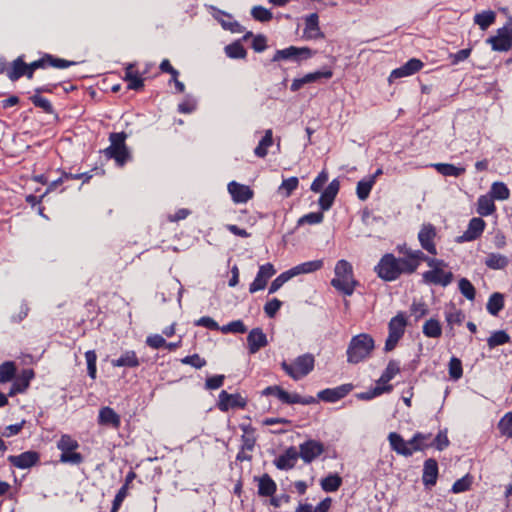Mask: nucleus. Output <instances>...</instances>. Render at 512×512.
<instances>
[{
	"label": "nucleus",
	"instance_id": "obj_7",
	"mask_svg": "<svg viewBox=\"0 0 512 512\" xmlns=\"http://www.w3.org/2000/svg\"><path fill=\"white\" fill-rule=\"evenodd\" d=\"M110 146L104 150L107 157L113 158L117 165L123 166L129 158V153L125 145L126 134L123 132L112 133L110 135Z\"/></svg>",
	"mask_w": 512,
	"mask_h": 512
},
{
	"label": "nucleus",
	"instance_id": "obj_45",
	"mask_svg": "<svg viewBox=\"0 0 512 512\" xmlns=\"http://www.w3.org/2000/svg\"><path fill=\"white\" fill-rule=\"evenodd\" d=\"M125 79L128 81L130 89L138 90L143 87V79L133 70L132 64L126 68Z\"/></svg>",
	"mask_w": 512,
	"mask_h": 512
},
{
	"label": "nucleus",
	"instance_id": "obj_53",
	"mask_svg": "<svg viewBox=\"0 0 512 512\" xmlns=\"http://www.w3.org/2000/svg\"><path fill=\"white\" fill-rule=\"evenodd\" d=\"M57 447L62 452H67L69 450H75L78 448V443L69 435H62L60 440L57 443Z\"/></svg>",
	"mask_w": 512,
	"mask_h": 512
},
{
	"label": "nucleus",
	"instance_id": "obj_60",
	"mask_svg": "<svg viewBox=\"0 0 512 512\" xmlns=\"http://www.w3.org/2000/svg\"><path fill=\"white\" fill-rule=\"evenodd\" d=\"M83 458L80 453L75 452V450H69L67 452H62L60 456V461L62 463H72V464H80Z\"/></svg>",
	"mask_w": 512,
	"mask_h": 512
},
{
	"label": "nucleus",
	"instance_id": "obj_55",
	"mask_svg": "<svg viewBox=\"0 0 512 512\" xmlns=\"http://www.w3.org/2000/svg\"><path fill=\"white\" fill-rule=\"evenodd\" d=\"M222 333H244L247 328L241 320L232 321L220 328Z\"/></svg>",
	"mask_w": 512,
	"mask_h": 512
},
{
	"label": "nucleus",
	"instance_id": "obj_4",
	"mask_svg": "<svg viewBox=\"0 0 512 512\" xmlns=\"http://www.w3.org/2000/svg\"><path fill=\"white\" fill-rule=\"evenodd\" d=\"M425 262L430 267L429 271L423 273V280L429 284L447 286L453 279V274L450 271L444 270L446 263L443 260L436 258L425 259Z\"/></svg>",
	"mask_w": 512,
	"mask_h": 512
},
{
	"label": "nucleus",
	"instance_id": "obj_34",
	"mask_svg": "<svg viewBox=\"0 0 512 512\" xmlns=\"http://www.w3.org/2000/svg\"><path fill=\"white\" fill-rule=\"evenodd\" d=\"M114 367H137L139 360L134 351L124 352L118 359L112 360Z\"/></svg>",
	"mask_w": 512,
	"mask_h": 512
},
{
	"label": "nucleus",
	"instance_id": "obj_50",
	"mask_svg": "<svg viewBox=\"0 0 512 512\" xmlns=\"http://www.w3.org/2000/svg\"><path fill=\"white\" fill-rule=\"evenodd\" d=\"M16 372V367L13 362H5L0 365V383L10 381Z\"/></svg>",
	"mask_w": 512,
	"mask_h": 512
},
{
	"label": "nucleus",
	"instance_id": "obj_10",
	"mask_svg": "<svg viewBox=\"0 0 512 512\" xmlns=\"http://www.w3.org/2000/svg\"><path fill=\"white\" fill-rule=\"evenodd\" d=\"M398 251L405 256L404 258H400V260L407 273H413L418 268L421 261H425V259L429 258L426 257L422 251L413 250L406 245L399 246Z\"/></svg>",
	"mask_w": 512,
	"mask_h": 512
},
{
	"label": "nucleus",
	"instance_id": "obj_17",
	"mask_svg": "<svg viewBox=\"0 0 512 512\" xmlns=\"http://www.w3.org/2000/svg\"><path fill=\"white\" fill-rule=\"evenodd\" d=\"M486 223L482 218L474 217L469 221L466 231L457 238L458 242H469L476 240L481 236Z\"/></svg>",
	"mask_w": 512,
	"mask_h": 512
},
{
	"label": "nucleus",
	"instance_id": "obj_26",
	"mask_svg": "<svg viewBox=\"0 0 512 512\" xmlns=\"http://www.w3.org/2000/svg\"><path fill=\"white\" fill-rule=\"evenodd\" d=\"M388 441L392 450H394L397 454L405 457L411 456V450L409 448L408 441H405L400 434L396 432L389 433Z\"/></svg>",
	"mask_w": 512,
	"mask_h": 512
},
{
	"label": "nucleus",
	"instance_id": "obj_28",
	"mask_svg": "<svg viewBox=\"0 0 512 512\" xmlns=\"http://www.w3.org/2000/svg\"><path fill=\"white\" fill-rule=\"evenodd\" d=\"M98 423L100 425L118 428L121 420L120 416L110 407H103L99 411Z\"/></svg>",
	"mask_w": 512,
	"mask_h": 512
},
{
	"label": "nucleus",
	"instance_id": "obj_63",
	"mask_svg": "<svg viewBox=\"0 0 512 512\" xmlns=\"http://www.w3.org/2000/svg\"><path fill=\"white\" fill-rule=\"evenodd\" d=\"M287 391L283 390L279 386H269L265 388L262 392L263 395H274L276 396L281 402L285 403Z\"/></svg>",
	"mask_w": 512,
	"mask_h": 512
},
{
	"label": "nucleus",
	"instance_id": "obj_56",
	"mask_svg": "<svg viewBox=\"0 0 512 512\" xmlns=\"http://www.w3.org/2000/svg\"><path fill=\"white\" fill-rule=\"evenodd\" d=\"M85 358L87 362L88 374L92 379L96 378V361L97 355L94 350H89L85 353Z\"/></svg>",
	"mask_w": 512,
	"mask_h": 512
},
{
	"label": "nucleus",
	"instance_id": "obj_32",
	"mask_svg": "<svg viewBox=\"0 0 512 512\" xmlns=\"http://www.w3.org/2000/svg\"><path fill=\"white\" fill-rule=\"evenodd\" d=\"M422 332L428 338H439L442 335V325L439 320L430 318L423 324Z\"/></svg>",
	"mask_w": 512,
	"mask_h": 512
},
{
	"label": "nucleus",
	"instance_id": "obj_24",
	"mask_svg": "<svg viewBox=\"0 0 512 512\" xmlns=\"http://www.w3.org/2000/svg\"><path fill=\"white\" fill-rule=\"evenodd\" d=\"M438 478V464L434 459H427L424 462L422 481L426 487L436 484Z\"/></svg>",
	"mask_w": 512,
	"mask_h": 512
},
{
	"label": "nucleus",
	"instance_id": "obj_21",
	"mask_svg": "<svg viewBox=\"0 0 512 512\" xmlns=\"http://www.w3.org/2000/svg\"><path fill=\"white\" fill-rule=\"evenodd\" d=\"M332 75V71L330 70L308 73L301 78L294 79L291 83L290 89L292 91H298L306 84L317 82L321 78L330 79Z\"/></svg>",
	"mask_w": 512,
	"mask_h": 512
},
{
	"label": "nucleus",
	"instance_id": "obj_29",
	"mask_svg": "<svg viewBox=\"0 0 512 512\" xmlns=\"http://www.w3.org/2000/svg\"><path fill=\"white\" fill-rule=\"evenodd\" d=\"M214 18L221 24L223 29L229 30L232 33H242L241 25L234 21L232 17L222 11L216 10L213 14Z\"/></svg>",
	"mask_w": 512,
	"mask_h": 512
},
{
	"label": "nucleus",
	"instance_id": "obj_13",
	"mask_svg": "<svg viewBox=\"0 0 512 512\" xmlns=\"http://www.w3.org/2000/svg\"><path fill=\"white\" fill-rule=\"evenodd\" d=\"M246 404L247 399L239 393L229 394L223 390L218 397V408L223 412L230 409L244 408Z\"/></svg>",
	"mask_w": 512,
	"mask_h": 512
},
{
	"label": "nucleus",
	"instance_id": "obj_20",
	"mask_svg": "<svg viewBox=\"0 0 512 512\" xmlns=\"http://www.w3.org/2000/svg\"><path fill=\"white\" fill-rule=\"evenodd\" d=\"M423 67V63L418 59H410L408 62H406L403 66L394 69L390 76H389V82H392L395 79L402 78V77H408L413 75L414 73L418 72Z\"/></svg>",
	"mask_w": 512,
	"mask_h": 512
},
{
	"label": "nucleus",
	"instance_id": "obj_2",
	"mask_svg": "<svg viewBox=\"0 0 512 512\" xmlns=\"http://www.w3.org/2000/svg\"><path fill=\"white\" fill-rule=\"evenodd\" d=\"M375 349L373 337L367 333H361L351 338L347 347V361L351 364L360 363L368 359Z\"/></svg>",
	"mask_w": 512,
	"mask_h": 512
},
{
	"label": "nucleus",
	"instance_id": "obj_27",
	"mask_svg": "<svg viewBox=\"0 0 512 512\" xmlns=\"http://www.w3.org/2000/svg\"><path fill=\"white\" fill-rule=\"evenodd\" d=\"M411 455L418 451H424L432 446L431 434L416 433L410 440H408Z\"/></svg>",
	"mask_w": 512,
	"mask_h": 512
},
{
	"label": "nucleus",
	"instance_id": "obj_19",
	"mask_svg": "<svg viewBox=\"0 0 512 512\" xmlns=\"http://www.w3.org/2000/svg\"><path fill=\"white\" fill-rule=\"evenodd\" d=\"M303 37L308 40L324 38V34L319 26L318 14L312 13L305 17Z\"/></svg>",
	"mask_w": 512,
	"mask_h": 512
},
{
	"label": "nucleus",
	"instance_id": "obj_37",
	"mask_svg": "<svg viewBox=\"0 0 512 512\" xmlns=\"http://www.w3.org/2000/svg\"><path fill=\"white\" fill-rule=\"evenodd\" d=\"M432 166L443 176L458 177L465 172V168L448 163H436Z\"/></svg>",
	"mask_w": 512,
	"mask_h": 512
},
{
	"label": "nucleus",
	"instance_id": "obj_40",
	"mask_svg": "<svg viewBox=\"0 0 512 512\" xmlns=\"http://www.w3.org/2000/svg\"><path fill=\"white\" fill-rule=\"evenodd\" d=\"M273 144V133L271 129L265 131L264 137L254 150L256 156L264 158L268 153V148Z\"/></svg>",
	"mask_w": 512,
	"mask_h": 512
},
{
	"label": "nucleus",
	"instance_id": "obj_61",
	"mask_svg": "<svg viewBox=\"0 0 512 512\" xmlns=\"http://www.w3.org/2000/svg\"><path fill=\"white\" fill-rule=\"evenodd\" d=\"M251 13L256 20L261 22L269 21L272 18V13L262 6H255Z\"/></svg>",
	"mask_w": 512,
	"mask_h": 512
},
{
	"label": "nucleus",
	"instance_id": "obj_6",
	"mask_svg": "<svg viewBox=\"0 0 512 512\" xmlns=\"http://www.w3.org/2000/svg\"><path fill=\"white\" fill-rule=\"evenodd\" d=\"M315 359L312 354L298 356L291 364L281 363L283 370L294 380H300L314 369Z\"/></svg>",
	"mask_w": 512,
	"mask_h": 512
},
{
	"label": "nucleus",
	"instance_id": "obj_38",
	"mask_svg": "<svg viewBox=\"0 0 512 512\" xmlns=\"http://www.w3.org/2000/svg\"><path fill=\"white\" fill-rule=\"evenodd\" d=\"M504 307V296L503 294L499 292H495L491 294V296L488 299L486 308L487 311L493 315L496 316L498 313L503 309Z\"/></svg>",
	"mask_w": 512,
	"mask_h": 512
},
{
	"label": "nucleus",
	"instance_id": "obj_48",
	"mask_svg": "<svg viewBox=\"0 0 512 512\" xmlns=\"http://www.w3.org/2000/svg\"><path fill=\"white\" fill-rule=\"evenodd\" d=\"M299 180L297 177L284 179L278 188V193L283 197H289L291 193L298 187Z\"/></svg>",
	"mask_w": 512,
	"mask_h": 512
},
{
	"label": "nucleus",
	"instance_id": "obj_54",
	"mask_svg": "<svg viewBox=\"0 0 512 512\" xmlns=\"http://www.w3.org/2000/svg\"><path fill=\"white\" fill-rule=\"evenodd\" d=\"M472 484V478L469 475H465L461 479H458L452 486V492L455 494L465 492L470 489Z\"/></svg>",
	"mask_w": 512,
	"mask_h": 512
},
{
	"label": "nucleus",
	"instance_id": "obj_46",
	"mask_svg": "<svg viewBox=\"0 0 512 512\" xmlns=\"http://www.w3.org/2000/svg\"><path fill=\"white\" fill-rule=\"evenodd\" d=\"M344 396L345 390L343 388L324 389L318 393L319 399L326 402H336Z\"/></svg>",
	"mask_w": 512,
	"mask_h": 512
},
{
	"label": "nucleus",
	"instance_id": "obj_30",
	"mask_svg": "<svg viewBox=\"0 0 512 512\" xmlns=\"http://www.w3.org/2000/svg\"><path fill=\"white\" fill-rule=\"evenodd\" d=\"M477 213L481 216H489L496 211L494 199L489 195H481L477 200Z\"/></svg>",
	"mask_w": 512,
	"mask_h": 512
},
{
	"label": "nucleus",
	"instance_id": "obj_42",
	"mask_svg": "<svg viewBox=\"0 0 512 512\" xmlns=\"http://www.w3.org/2000/svg\"><path fill=\"white\" fill-rule=\"evenodd\" d=\"M400 371V368L396 362H389L385 371L377 381V385L390 386L388 382L392 380Z\"/></svg>",
	"mask_w": 512,
	"mask_h": 512
},
{
	"label": "nucleus",
	"instance_id": "obj_16",
	"mask_svg": "<svg viewBox=\"0 0 512 512\" xmlns=\"http://www.w3.org/2000/svg\"><path fill=\"white\" fill-rule=\"evenodd\" d=\"M435 237L436 230L431 224H424L418 233V240L422 248L433 255L437 254L436 245L434 243Z\"/></svg>",
	"mask_w": 512,
	"mask_h": 512
},
{
	"label": "nucleus",
	"instance_id": "obj_5",
	"mask_svg": "<svg viewBox=\"0 0 512 512\" xmlns=\"http://www.w3.org/2000/svg\"><path fill=\"white\" fill-rule=\"evenodd\" d=\"M377 275L385 281H393L402 273H407L403 263L393 254H385L375 267Z\"/></svg>",
	"mask_w": 512,
	"mask_h": 512
},
{
	"label": "nucleus",
	"instance_id": "obj_62",
	"mask_svg": "<svg viewBox=\"0 0 512 512\" xmlns=\"http://www.w3.org/2000/svg\"><path fill=\"white\" fill-rule=\"evenodd\" d=\"M181 362L186 365H191L197 369H200L206 365L205 359L201 358L198 354L186 356L181 359Z\"/></svg>",
	"mask_w": 512,
	"mask_h": 512
},
{
	"label": "nucleus",
	"instance_id": "obj_49",
	"mask_svg": "<svg viewBox=\"0 0 512 512\" xmlns=\"http://www.w3.org/2000/svg\"><path fill=\"white\" fill-rule=\"evenodd\" d=\"M458 288L463 296L468 300L473 301L475 299V288L473 284L466 278H461L458 283Z\"/></svg>",
	"mask_w": 512,
	"mask_h": 512
},
{
	"label": "nucleus",
	"instance_id": "obj_35",
	"mask_svg": "<svg viewBox=\"0 0 512 512\" xmlns=\"http://www.w3.org/2000/svg\"><path fill=\"white\" fill-rule=\"evenodd\" d=\"M496 20V14L492 10H486L481 13H477L474 16V23L477 24L481 30L485 31L490 27Z\"/></svg>",
	"mask_w": 512,
	"mask_h": 512
},
{
	"label": "nucleus",
	"instance_id": "obj_36",
	"mask_svg": "<svg viewBox=\"0 0 512 512\" xmlns=\"http://www.w3.org/2000/svg\"><path fill=\"white\" fill-rule=\"evenodd\" d=\"M464 319V313L455 306H451L445 311V320L450 330H453L454 325H460Z\"/></svg>",
	"mask_w": 512,
	"mask_h": 512
},
{
	"label": "nucleus",
	"instance_id": "obj_22",
	"mask_svg": "<svg viewBox=\"0 0 512 512\" xmlns=\"http://www.w3.org/2000/svg\"><path fill=\"white\" fill-rule=\"evenodd\" d=\"M248 349L251 354L256 353L268 343L266 335L260 328L252 329L247 337Z\"/></svg>",
	"mask_w": 512,
	"mask_h": 512
},
{
	"label": "nucleus",
	"instance_id": "obj_25",
	"mask_svg": "<svg viewBox=\"0 0 512 512\" xmlns=\"http://www.w3.org/2000/svg\"><path fill=\"white\" fill-rule=\"evenodd\" d=\"M339 187H340L339 181L334 179L333 181H331L329 183V185L323 191V193L321 194V196L319 198V205L322 208V210H328L331 207V205L339 191Z\"/></svg>",
	"mask_w": 512,
	"mask_h": 512
},
{
	"label": "nucleus",
	"instance_id": "obj_3",
	"mask_svg": "<svg viewBox=\"0 0 512 512\" xmlns=\"http://www.w3.org/2000/svg\"><path fill=\"white\" fill-rule=\"evenodd\" d=\"M323 267V260H313L301 263L292 267L291 269L282 272L279 276H277L271 283L269 287V293L273 294L278 291L286 282L290 279L301 275L308 274L320 270Z\"/></svg>",
	"mask_w": 512,
	"mask_h": 512
},
{
	"label": "nucleus",
	"instance_id": "obj_47",
	"mask_svg": "<svg viewBox=\"0 0 512 512\" xmlns=\"http://www.w3.org/2000/svg\"><path fill=\"white\" fill-rule=\"evenodd\" d=\"M508 342H510V336L504 330L493 332L487 339V344L491 349L499 345H504Z\"/></svg>",
	"mask_w": 512,
	"mask_h": 512
},
{
	"label": "nucleus",
	"instance_id": "obj_18",
	"mask_svg": "<svg viewBox=\"0 0 512 512\" xmlns=\"http://www.w3.org/2000/svg\"><path fill=\"white\" fill-rule=\"evenodd\" d=\"M39 454L35 451H26L19 455H10L8 461L19 469H28L39 461Z\"/></svg>",
	"mask_w": 512,
	"mask_h": 512
},
{
	"label": "nucleus",
	"instance_id": "obj_1",
	"mask_svg": "<svg viewBox=\"0 0 512 512\" xmlns=\"http://www.w3.org/2000/svg\"><path fill=\"white\" fill-rule=\"evenodd\" d=\"M331 285L344 295L350 296L354 293L358 281L354 277L353 267L350 262L345 259L336 262Z\"/></svg>",
	"mask_w": 512,
	"mask_h": 512
},
{
	"label": "nucleus",
	"instance_id": "obj_59",
	"mask_svg": "<svg viewBox=\"0 0 512 512\" xmlns=\"http://www.w3.org/2000/svg\"><path fill=\"white\" fill-rule=\"evenodd\" d=\"M462 364L458 358H451L449 362V375L454 380H458L462 376Z\"/></svg>",
	"mask_w": 512,
	"mask_h": 512
},
{
	"label": "nucleus",
	"instance_id": "obj_14",
	"mask_svg": "<svg viewBox=\"0 0 512 512\" xmlns=\"http://www.w3.org/2000/svg\"><path fill=\"white\" fill-rule=\"evenodd\" d=\"M227 190L231 195V198L236 204H244L251 200L254 196L253 190L244 184L236 181H231L227 185Z\"/></svg>",
	"mask_w": 512,
	"mask_h": 512
},
{
	"label": "nucleus",
	"instance_id": "obj_41",
	"mask_svg": "<svg viewBox=\"0 0 512 512\" xmlns=\"http://www.w3.org/2000/svg\"><path fill=\"white\" fill-rule=\"evenodd\" d=\"M320 485L325 492H335L342 485V478L338 474H329L321 480Z\"/></svg>",
	"mask_w": 512,
	"mask_h": 512
},
{
	"label": "nucleus",
	"instance_id": "obj_39",
	"mask_svg": "<svg viewBox=\"0 0 512 512\" xmlns=\"http://www.w3.org/2000/svg\"><path fill=\"white\" fill-rule=\"evenodd\" d=\"M276 491V483L268 476L263 475L258 479V493L262 496H272Z\"/></svg>",
	"mask_w": 512,
	"mask_h": 512
},
{
	"label": "nucleus",
	"instance_id": "obj_12",
	"mask_svg": "<svg viewBox=\"0 0 512 512\" xmlns=\"http://www.w3.org/2000/svg\"><path fill=\"white\" fill-rule=\"evenodd\" d=\"M275 274L276 269L274 268L273 264L265 263L261 265L258 269L255 279L249 286V292L255 293L257 291L263 290L266 287L268 280Z\"/></svg>",
	"mask_w": 512,
	"mask_h": 512
},
{
	"label": "nucleus",
	"instance_id": "obj_57",
	"mask_svg": "<svg viewBox=\"0 0 512 512\" xmlns=\"http://www.w3.org/2000/svg\"><path fill=\"white\" fill-rule=\"evenodd\" d=\"M498 426L503 435L512 437V413L505 414Z\"/></svg>",
	"mask_w": 512,
	"mask_h": 512
},
{
	"label": "nucleus",
	"instance_id": "obj_44",
	"mask_svg": "<svg viewBox=\"0 0 512 512\" xmlns=\"http://www.w3.org/2000/svg\"><path fill=\"white\" fill-rule=\"evenodd\" d=\"M375 183V176H369L368 178L362 179L357 184V196L360 200L368 198L370 191Z\"/></svg>",
	"mask_w": 512,
	"mask_h": 512
},
{
	"label": "nucleus",
	"instance_id": "obj_11",
	"mask_svg": "<svg viewBox=\"0 0 512 512\" xmlns=\"http://www.w3.org/2000/svg\"><path fill=\"white\" fill-rule=\"evenodd\" d=\"M313 55L314 52L308 47L290 46L282 50H277L273 56V61H280L284 59H293L299 61L302 59H309Z\"/></svg>",
	"mask_w": 512,
	"mask_h": 512
},
{
	"label": "nucleus",
	"instance_id": "obj_33",
	"mask_svg": "<svg viewBox=\"0 0 512 512\" xmlns=\"http://www.w3.org/2000/svg\"><path fill=\"white\" fill-rule=\"evenodd\" d=\"M494 200L504 201L509 199L510 190L503 182H493L488 193Z\"/></svg>",
	"mask_w": 512,
	"mask_h": 512
},
{
	"label": "nucleus",
	"instance_id": "obj_64",
	"mask_svg": "<svg viewBox=\"0 0 512 512\" xmlns=\"http://www.w3.org/2000/svg\"><path fill=\"white\" fill-rule=\"evenodd\" d=\"M282 302L276 298L268 301L264 306V312L269 317H274L278 310L280 309Z\"/></svg>",
	"mask_w": 512,
	"mask_h": 512
},
{
	"label": "nucleus",
	"instance_id": "obj_23",
	"mask_svg": "<svg viewBox=\"0 0 512 512\" xmlns=\"http://www.w3.org/2000/svg\"><path fill=\"white\" fill-rule=\"evenodd\" d=\"M299 458L298 452L294 447L288 448L282 455L275 459V465L278 469H292Z\"/></svg>",
	"mask_w": 512,
	"mask_h": 512
},
{
	"label": "nucleus",
	"instance_id": "obj_58",
	"mask_svg": "<svg viewBox=\"0 0 512 512\" xmlns=\"http://www.w3.org/2000/svg\"><path fill=\"white\" fill-rule=\"evenodd\" d=\"M449 439L447 436V430H441L436 435L435 439L432 441V445L436 447L437 450L442 451L449 446Z\"/></svg>",
	"mask_w": 512,
	"mask_h": 512
},
{
	"label": "nucleus",
	"instance_id": "obj_15",
	"mask_svg": "<svg viewBox=\"0 0 512 512\" xmlns=\"http://www.w3.org/2000/svg\"><path fill=\"white\" fill-rule=\"evenodd\" d=\"M324 452V445L316 440H308L299 446V457L305 462L310 463Z\"/></svg>",
	"mask_w": 512,
	"mask_h": 512
},
{
	"label": "nucleus",
	"instance_id": "obj_31",
	"mask_svg": "<svg viewBox=\"0 0 512 512\" xmlns=\"http://www.w3.org/2000/svg\"><path fill=\"white\" fill-rule=\"evenodd\" d=\"M508 264V257L500 253H489L485 258V265L493 270L504 269Z\"/></svg>",
	"mask_w": 512,
	"mask_h": 512
},
{
	"label": "nucleus",
	"instance_id": "obj_43",
	"mask_svg": "<svg viewBox=\"0 0 512 512\" xmlns=\"http://www.w3.org/2000/svg\"><path fill=\"white\" fill-rule=\"evenodd\" d=\"M27 76V64L24 63L22 57H18L13 61L10 70L8 71V77L15 81L21 76Z\"/></svg>",
	"mask_w": 512,
	"mask_h": 512
},
{
	"label": "nucleus",
	"instance_id": "obj_8",
	"mask_svg": "<svg viewBox=\"0 0 512 512\" xmlns=\"http://www.w3.org/2000/svg\"><path fill=\"white\" fill-rule=\"evenodd\" d=\"M486 42L494 51H509L512 48V18H509L504 26L499 28L496 34L489 37Z\"/></svg>",
	"mask_w": 512,
	"mask_h": 512
},
{
	"label": "nucleus",
	"instance_id": "obj_9",
	"mask_svg": "<svg viewBox=\"0 0 512 512\" xmlns=\"http://www.w3.org/2000/svg\"><path fill=\"white\" fill-rule=\"evenodd\" d=\"M406 327V319L402 314L393 317L389 322V335L385 343V350L391 351L395 348L403 336Z\"/></svg>",
	"mask_w": 512,
	"mask_h": 512
},
{
	"label": "nucleus",
	"instance_id": "obj_51",
	"mask_svg": "<svg viewBox=\"0 0 512 512\" xmlns=\"http://www.w3.org/2000/svg\"><path fill=\"white\" fill-rule=\"evenodd\" d=\"M392 390V386H380L377 385L369 391L358 394V398L361 400H370L374 397L380 396L383 393L390 392Z\"/></svg>",
	"mask_w": 512,
	"mask_h": 512
},
{
	"label": "nucleus",
	"instance_id": "obj_52",
	"mask_svg": "<svg viewBox=\"0 0 512 512\" xmlns=\"http://www.w3.org/2000/svg\"><path fill=\"white\" fill-rule=\"evenodd\" d=\"M225 52L228 57L233 59H241L246 56V51L244 47L238 42L227 45L225 47Z\"/></svg>",
	"mask_w": 512,
	"mask_h": 512
}]
</instances>
